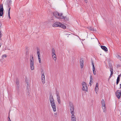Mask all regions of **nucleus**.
<instances>
[{
  "instance_id": "30",
  "label": "nucleus",
  "mask_w": 121,
  "mask_h": 121,
  "mask_svg": "<svg viewBox=\"0 0 121 121\" xmlns=\"http://www.w3.org/2000/svg\"><path fill=\"white\" fill-rule=\"evenodd\" d=\"M57 101L59 104H60L61 103V101L60 100V99L59 100H57Z\"/></svg>"
},
{
  "instance_id": "19",
  "label": "nucleus",
  "mask_w": 121,
  "mask_h": 121,
  "mask_svg": "<svg viewBox=\"0 0 121 121\" xmlns=\"http://www.w3.org/2000/svg\"><path fill=\"white\" fill-rule=\"evenodd\" d=\"M101 104L102 107L103 106H104V107H105V102L104 99H103L101 101Z\"/></svg>"
},
{
  "instance_id": "6",
  "label": "nucleus",
  "mask_w": 121,
  "mask_h": 121,
  "mask_svg": "<svg viewBox=\"0 0 121 121\" xmlns=\"http://www.w3.org/2000/svg\"><path fill=\"white\" fill-rule=\"evenodd\" d=\"M8 5L9 7V10L8 12V15L9 18H11L10 16V9L11 7H10V6L11 4L12 1L11 0H8Z\"/></svg>"
},
{
  "instance_id": "34",
  "label": "nucleus",
  "mask_w": 121,
  "mask_h": 121,
  "mask_svg": "<svg viewBox=\"0 0 121 121\" xmlns=\"http://www.w3.org/2000/svg\"><path fill=\"white\" fill-rule=\"evenodd\" d=\"M111 76V75H110V76L109 77V78L108 79V80H109V79H110V78L111 77V76Z\"/></svg>"
},
{
  "instance_id": "38",
  "label": "nucleus",
  "mask_w": 121,
  "mask_h": 121,
  "mask_svg": "<svg viewBox=\"0 0 121 121\" xmlns=\"http://www.w3.org/2000/svg\"><path fill=\"white\" fill-rule=\"evenodd\" d=\"M66 35H70V34H66Z\"/></svg>"
},
{
  "instance_id": "11",
  "label": "nucleus",
  "mask_w": 121,
  "mask_h": 121,
  "mask_svg": "<svg viewBox=\"0 0 121 121\" xmlns=\"http://www.w3.org/2000/svg\"><path fill=\"white\" fill-rule=\"evenodd\" d=\"M71 117V121H76V118L74 114H72Z\"/></svg>"
},
{
  "instance_id": "12",
  "label": "nucleus",
  "mask_w": 121,
  "mask_h": 121,
  "mask_svg": "<svg viewBox=\"0 0 121 121\" xmlns=\"http://www.w3.org/2000/svg\"><path fill=\"white\" fill-rule=\"evenodd\" d=\"M92 65L93 66V74L94 75H95L96 74V73L95 67L94 66V65L93 62H92Z\"/></svg>"
},
{
  "instance_id": "16",
  "label": "nucleus",
  "mask_w": 121,
  "mask_h": 121,
  "mask_svg": "<svg viewBox=\"0 0 121 121\" xmlns=\"http://www.w3.org/2000/svg\"><path fill=\"white\" fill-rule=\"evenodd\" d=\"M56 95L57 96V100H59L60 99V95H59V92H58L57 91H56Z\"/></svg>"
},
{
  "instance_id": "20",
  "label": "nucleus",
  "mask_w": 121,
  "mask_h": 121,
  "mask_svg": "<svg viewBox=\"0 0 121 121\" xmlns=\"http://www.w3.org/2000/svg\"><path fill=\"white\" fill-rule=\"evenodd\" d=\"M37 53L38 55V58H40V50L39 49H37Z\"/></svg>"
},
{
  "instance_id": "29",
  "label": "nucleus",
  "mask_w": 121,
  "mask_h": 121,
  "mask_svg": "<svg viewBox=\"0 0 121 121\" xmlns=\"http://www.w3.org/2000/svg\"><path fill=\"white\" fill-rule=\"evenodd\" d=\"M38 59L39 63H41V58H38Z\"/></svg>"
},
{
  "instance_id": "4",
  "label": "nucleus",
  "mask_w": 121,
  "mask_h": 121,
  "mask_svg": "<svg viewBox=\"0 0 121 121\" xmlns=\"http://www.w3.org/2000/svg\"><path fill=\"white\" fill-rule=\"evenodd\" d=\"M82 89L83 91H87V87L86 83L84 82H82Z\"/></svg>"
},
{
  "instance_id": "27",
  "label": "nucleus",
  "mask_w": 121,
  "mask_h": 121,
  "mask_svg": "<svg viewBox=\"0 0 121 121\" xmlns=\"http://www.w3.org/2000/svg\"><path fill=\"white\" fill-rule=\"evenodd\" d=\"M98 87H95V91L96 93H97L98 91Z\"/></svg>"
},
{
  "instance_id": "26",
  "label": "nucleus",
  "mask_w": 121,
  "mask_h": 121,
  "mask_svg": "<svg viewBox=\"0 0 121 121\" xmlns=\"http://www.w3.org/2000/svg\"><path fill=\"white\" fill-rule=\"evenodd\" d=\"M117 58L121 60V57L119 55H117Z\"/></svg>"
},
{
  "instance_id": "39",
  "label": "nucleus",
  "mask_w": 121,
  "mask_h": 121,
  "mask_svg": "<svg viewBox=\"0 0 121 121\" xmlns=\"http://www.w3.org/2000/svg\"><path fill=\"white\" fill-rule=\"evenodd\" d=\"M120 88H121V84H120Z\"/></svg>"
},
{
  "instance_id": "5",
  "label": "nucleus",
  "mask_w": 121,
  "mask_h": 121,
  "mask_svg": "<svg viewBox=\"0 0 121 121\" xmlns=\"http://www.w3.org/2000/svg\"><path fill=\"white\" fill-rule=\"evenodd\" d=\"M69 107L71 113L72 114H74V108L73 104L70 102L69 103Z\"/></svg>"
},
{
  "instance_id": "35",
  "label": "nucleus",
  "mask_w": 121,
  "mask_h": 121,
  "mask_svg": "<svg viewBox=\"0 0 121 121\" xmlns=\"http://www.w3.org/2000/svg\"><path fill=\"white\" fill-rule=\"evenodd\" d=\"M8 118L9 119V120L8 121H11V120H10V119L9 117H8Z\"/></svg>"
},
{
  "instance_id": "2",
  "label": "nucleus",
  "mask_w": 121,
  "mask_h": 121,
  "mask_svg": "<svg viewBox=\"0 0 121 121\" xmlns=\"http://www.w3.org/2000/svg\"><path fill=\"white\" fill-rule=\"evenodd\" d=\"M54 16L56 18L59 19L64 18V20H65L66 18V17H64L62 14H60L57 12H55L53 13Z\"/></svg>"
},
{
  "instance_id": "40",
  "label": "nucleus",
  "mask_w": 121,
  "mask_h": 121,
  "mask_svg": "<svg viewBox=\"0 0 121 121\" xmlns=\"http://www.w3.org/2000/svg\"><path fill=\"white\" fill-rule=\"evenodd\" d=\"M27 48V47H26V48Z\"/></svg>"
},
{
  "instance_id": "7",
  "label": "nucleus",
  "mask_w": 121,
  "mask_h": 121,
  "mask_svg": "<svg viewBox=\"0 0 121 121\" xmlns=\"http://www.w3.org/2000/svg\"><path fill=\"white\" fill-rule=\"evenodd\" d=\"M3 4H1L0 5V16H2L3 14Z\"/></svg>"
},
{
  "instance_id": "32",
  "label": "nucleus",
  "mask_w": 121,
  "mask_h": 121,
  "mask_svg": "<svg viewBox=\"0 0 121 121\" xmlns=\"http://www.w3.org/2000/svg\"><path fill=\"white\" fill-rule=\"evenodd\" d=\"M104 107V112H106V108H105V107Z\"/></svg>"
},
{
  "instance_id": "23",
  "label": "nucleus",
  "mask_w": 121,
  "mask_h": 121,
  "mask_svg": "<svg viewBox=\"0 0 121 121\" xmlns=\"http://www.w3.org/2000/svg\"><path fill=\"white\" fill-rule=\"evenodd\" d=\"M110 71L111 72V74L110 75L111 76H112L113 74V69L112 68H110Z\"/></svg>"
},
{
  "instance_id": "13",
  "label": "nucleus",
  "mask_w": 121,
  "mask_h": 121,
  "mask_svg": "<svg viewBox=\"0 0 121 121\" xmlns=\"http://www.w3.org/2000/svg\"><path fill=\"white\" fill-rule=\"evenodd\" d=\"M80 66H81V68H83V67L84 66L83 65V60L82 59H81L80 60Z\"/></svg>"
},
{
  "instance_id": "1",
  "label": "nucleus",
  "mask_w": 121,
  "mask_h": 121,
  "mask_svg": "<svg viewBox=\"0 0 121 121\" xmlns=\"http://www.w3.org/2000/svg\"><path fill=\"white\" fill-rule=\"evenodd\" d=\"M50 100L51 105L53 109V111L54 112H56V105L53 98V96L52 95H50Z\"/></svg>"
},
{
  "instance_id": "14",
  "label": "nucleus",
  "mask_w": 121,
  "mask_h": 121,
  "mask_svg": "<svg viewBox=\"0 0 121 121\" xmlns=\"http://www.w3.org/2000/svg\"><path fill=\"white\" fill-rule=\"evenodd\" d=\"M59 27H61L63 29H65L66 28V26L65 25L62 24L60 23V24L59 25Z\"/></svg>"
},
{
  "instance_id": "21",
  "label": "nucleus",
  "mask_w": 121,
  "mask_h": 121,
  "mask_svg": "<svg viewBox=\"0 0 121 121\" xmlns=\"http://www.w3.org/2000/svg\"><path fill=\"white\" fill-rule=\"evenodd\" d=\"M52 55L56 54L54 48H53L52 49Z\"/></svg>"
},
{
  "instance_id": "15",
  "label": "nucleus",
  "mask_w": 121,
  "mask_h": 121,
  "mask_svg": "<svg viewBox=\"0 0 121 121\" xmlns=\"http://www.w3.org/2000/svg\"><path fill=\"white\" fill-rule=\"evenodd\" d=\"M101 47L102 49L105 51L106 52L108 51L107 48L105 46H101Z\"/></svg>"
},
{
  "instance_id": "33",
  "label": "nucleus",
  "mask_w": 121,
  "mask_h": 121,
  "mask_svg": "<svg viewBox=\"0 0 121 121\" xmlns=\"http://www.w3.org/2000/svg\"><path fill=\"white\" fill-rule=\"evenodd\" d=\"M27 83V88L28 89H29V85H28L29 84H28V83Z\"/></svg>"
},
{
  "instance_id": "3",
  "label": "nucleus",
  "mask_w": 121,
  "mask_h": 121,
  "mask_svg": "<svg viewBox=\"0 0 121 121\" xmlns=\"http://www.w3.org/2000/svg\"><path fill=\"white\" fill-rule=\"evenodd\" d=\"M30 66L31 69L32 70H34V59L33 56H31L30 57Z\"/></svg>"
},
{
  "instance_id": "18",
  "label": "nucleus",
  "mask_w": 121,
  "mask_h": 121,
  "mask_svg": "<svg viewBox=\"0 0 121 121\" xmlns=\"http://www.w3.org/2000/svg\"><path fill=\"white\" fill-rule=\"evenodd\" d=\"M121 74H120L119 75L117 78L116 82L117 85L120 81V77L121 76Z\"/></svg>"
},
{
  "instance_id": "36",
  "label": "nucleus",
  "mask_w": 121,
  "mask_h": 121,
  "mask_svg": "<svg viewBox=\"0 0 121 121\" xmlns=\"http://www.w3.org/2000/svg\"><path fill=\"white\" fill-rule=\"evenodd\" d=\"M84 0L85 1V2H86V3H87V0Z\"/></svg>"
},
{
  "instance_id": "37",
  "label": "nucleus",
  "mask_w": 121,
  "mask_h": 121,
  "mask_svg": "<svg viewBox=\"0 0 121 121\" xmlns=\"http://www.w3.org/2000/svg\"><path fill=\"white\" fill-rule=\"evenodd\" d=\"M90 29L92 31V30H93V29H91H91Z\"/></svg>"
},
{
  "instance_id": "24",
  "label": "nucleus",
  "mask_w": 121,
  "mask_h": 121,
  "mask_svg": "<svg viewBox=\"0 0 121 121\" xmlns=\"http://www.w3.org/2000/svg\"><path fill=\"white\" fill-rule=\"evenodd\" d=\"M16 83L17 85V87H19L18 85L19 84V81L17 80Z\"/></svg>"
},
{
  "instance_id": "10",
  "label": "nucleus",
  "mask_w": 121,
  "mask_h": 121,
  "mask_svg": "<svg viewBox=\"0 0 121 121\" xmlns=\"http://www.w3.org/2000/svg\"><path fill=\"white\" fill-rule=\"evenodd\" d=\"M42 81L43 84L45 83V78L44 73H43L42 75Z\"/></svg>"
},
{
  "instance_id": "28",
  "label": "nucleus",
  "mask_w": 121,
  "mask_h": 121,
  "mask_svg": "<svg viewBox=\"0 0 121 121\" xmlns=\"http://www.w3.org/2000/svg\"><path fill=\"white\" fill-rule=\"evenodd\" d=\"M7 56L5 54H4V55H3L2 56V57L3 58V57H6Z\"/></svg>"
},
{
  "instance_id": "22",
  "label": "nucleus",
  "mask_w": 121,
  "mask_h": 121,
  "mask_svg": "<svg viewBox=\"0 0 121 121\" xmlns=\"http://www.w3.org/2000/svg\"><path fill=\"white\" fill-rule=\"evenodd\" d=\"M93 82V78L92 77V76L91 75L90 76V80L89 84H90V85H91V83Z\"/></svg>"
},
{
  "instance_id": "25",
  "label": "nucleus",
  "mask_w": 121,
  "mask_h": 121,
  "mask_svg": "<svg viewBox=\"0 0 121 121\" xmlns=\"http://www.w3.org/2000/svg\"><path fill=\"white\" fill-rule=\"evenodd\" d=\"M2 35V34L1 31H0V40H2L1 37Z\"/></svg>"
},
{
  "instance_id": "17",
  "label": "nucleus",
  "mask_w": 121,
  "mask_h": 121,
  "mask_svg": "<svg viewBox=\"0 0 121 121\" xmlns=\"http://www.w3.org/2000/svg\"><path fill=\"white\" fill-rule=\"evenodd\" d=\"M52 55L53 60L55 61H56L57 59V57L56 54H55Z\"/></svg>"
},
{
  "instance_id": "31",
  "label": "nucleus",
  "mask_w": 121,
  "mask_h": 121,
  "mask_svg": "<svg viewBox=\"0 0 121 121\" xmlns=\"http://www.w3.org/2000/svg\"><path fill=\"white\" fill-rule=\"evenodd\" d=\"M98 84L97 83H96V85L95 87H98Z\"/></svg>"
},
{
  "instance_id": "9",
  "label": "nucleus",
  "mask_w": 121,
  "mask_h": 121,
  "mask_svg": "<svg viewBox=\"0 0 121 121\" xmlns=\"http://www.w3.org/2000/svg\"><path fill=\"white\" fill-rule=\"evenodd\" d=\"M60 24V22H56L53 24L52 26L54 27H59Z\"/></svg>"
},
{
  "instance_id": "8",
  "label": "nucleus",
  "mask_w": 121,
  "mask_h": 121,
  "mask_svg": "<svg viewBox=\"0 0 121 121\" xmlns=\"http://www.w3.org/2000/svg\"><path fill=\"white\" fill-rule=\"evenodd\" d=\"M121 93L120 91L119 90H117L116 92V94L117 98L119 99L121 97Z\"/></svg>"
}]
</instances>
